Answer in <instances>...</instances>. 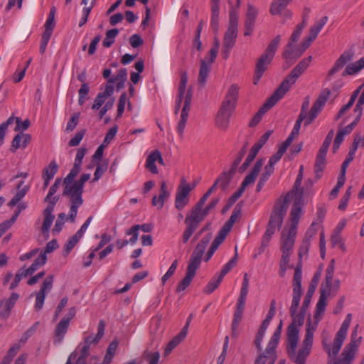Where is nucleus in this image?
<instances>
[{
    "label": "nucleus",
    "mask_w": 364,
    "mask_h": 364,
    "mask_svg": "<svg viewBox=\"0 0 364 364\" xmlns=\"http://www.w3.org/2000/svg\"><path fill=\"white\" fill-rule=\"evenodd\" d=\"M302 264L298 262L294 274L292 287V301L289 308V314L292 318L291 323L287 328V351L289 358L296 364V359L298 353H296L297 344L299 341V329L297 327L303 326L304 323L306 313L309 307L301 306L299 311L297 313L301 296L302 294L301 279H302Z\"/></svg>",
    "instance_id": "obj_1"
},
{
    "label": "nucleus",
    "mask_w": 364,
    "mask_h": 364,
    "mask_svg": "<svg viewBox=\"0 0 364 364\" xmlns=\"http://www.w3.org/2000/svg\"><path fill=\"white\" fill-rule=\"evenodd\" d=\"M331 289L324 287L321 285L320 289V296L316 304L314 319L309 316L306 323V333L304 339L302 341L301 346L298 351V356L296 357V364H306L307 358L311 353L314 334L316 331L319 321L321 320V315L324 313L326 306L327 296L330 294Z\"/></svg>",
    "instance_id": "obj_2"
},
{
    "label": "nucleus",
    "mask_w": 364,
    "mask_h": 364,
    "mask_svg": "<svg viewBox=\"0 0 364 364\" xmlns=\"http://www.w3.org/2000/svg\"><path fill=\"white\" fill-rule=\"evenodd\" d=\"M239 90L240 87L237 84H232L228 87L215 118V124L218 128L228 129L230 117L237 106Z\"/></svg>",
    "instance_id": "obj_3"
},
{
    "label": "nucleus",
    "mask_w": 364,
    "mask_h": 364,
    "mask_svg": "<svg viewBox=\"0 0 364 364\" xmlns=\"http://www.w3.org/2000/svg\"><path fill=\"white\" fill-rule=\"evenodd\" d=\"M287 211V207L285 203H278L274 205L267 225L266 231L262 237L261 245L257 250V253L255 254L254 258H256L257 255H261L264 252L276 230L281 228Z\"/></svg>",
    "instance_id": "obj_4"
},
{
    "label": "nucleus",
    "mask_w": 364,
    "mask_h": 364,
    "mask_svg": "<svg viewBox=\"0 0 364 364\" xmlns=\"http://www.w3.org/2000/svg\"><path fill=\"white\" fill-rule=\"evenodd\" d=\"M219 200L220 199L218 198H213L205 208H202L200 209V211L197 212V216L192 214V212L187 213L184 221L186 227L182 235V242L183 244L188 242L191 235L198 228L200 223L203 221L209 212L215 208Z\"/></svg>",
    "instance_id": "obj_5"
},
{
    "label": "nucleus",
    "mask_w": 364,
    "mask_h": 364,
    "mask_svg": "<svg viewBox=\"0 0 364 364\" xmlns=\"http://www.w3.org/2000/svg\"><path fill=\"white\" fill-rule=\"evenodd\" d=\"M281 36H277L268 45L264 53L258 59L253 77L254 85H257L264 73L267 70V66L272 62L274 54L280 43Z\"/></svg>",
    "instance_id": "obj_6"
},
{
    "label": "nucleus",
    "mask_w": 364,
    "mask_h": 364,
    "mask_svg": "<svg viewBox=\"0 0 364 364\" xmlns=\"http://www.w3.org/2000/svg\"><path fill=\"white\" fill-rule=\"evenodd\" d=\"M352 316L350 314H347L345 320L341 324L340 329L336 333L332 345L327 343L325 340L322 341V346L324 351L328 354V357H336L339 353L342 345L346 338L348 329L351 322Z\"/></svg>",
    "instance_id": "obj_7"
},
{
    "label": "nucleus",
    "mask_w": 364,
    "mask_h": 364,
    "mask_svg": "<svg viewBox=\"0 0 364 364\" xmlns=\"http://www.w3.org/2000/svg\"><path fill=\"white\" fill-rule=\"evenodd\" d=\"M312 60L310 55L302 59L284 78L281 85L275 90L282 97L289 90L291 87L296 82V80L305 72L309 66Z\"/></svg>",
    "instance_id": "obj_8"
},
{
    "label": "nucleus",
    "mask_w": 364,
    "mask_h": 364,
    "mask_svg": "<svg viewBox=\"0 0 364 364\" xmlns=\"http://www.w3.org/2000/svg\"><path fill=\"white\" fill-rule=\"evenodd\" d=\"M282 321H281L273 335L272 336L265 350L255 360L254 364H274L277 360L275 349L279 343L282 333Z\"/></svg>",
    "instance_id": "obj_9"
},
{
    "label": "nucleus",
    "mask_w": 364,
    "mask_h": 364,
    "mask_svg": "<svg viewBox=\"0 0 364 364\" xmlns=\"http://www.w3.org/2000/svg\"><path fill=\"white\" fill-rule=\"evenodd\" d=\"M77 174L73 175L68 178V174L63 181V191L62 195H71L77 198H82L85 183L90 178V173H82L80 178L74 181Z\"/></svg>",
    "instance_id": "obj_10"
},
{
    "label": "nucleus",
    "mask_w": 364,
    "mask_h": 364,
    "mask_svg": "<svg viewBox=\"0 0 364 364\" xmlns=\"http://www.w3.org/2000/svg\"><path fill=\"white\" fill-rule=\"evenodd\" d=\"M358 325H356L351 333L350 342L344 348L341 353V358L333 363L329 362L328 364H351L358 346L355 343L358 336Z\"/></svg>",
    "instance_id": "obj_11"
},
{
    "label": "nucleus",
    "mask_w": 364,
    "mask_h": 364,
    "mask_svg": "<svg viewBox=\"0 0 364 364\" xmlns=\"http://www.w3.org/2000/svg\"><path fill=\"white\" fill-rule=\"evenodd\" d=\"M97 337L90 335L84 338L83 342L80 343L75 351H77V357L75 364H86L87 357L90 355V348L92 344H97L100 341Z\"/></svg>",
    "instance_id": "obj_12"
},
{
    "label": "nucleus",
    "mask_w": 364,
    "mask_h": 364,
    "mask_svg": "<svg viewBox=\"0 0 364 364\" xmlns=\"http://www.w3.org/2000/svg\"><path fill=\"white\" fill-rule=\"evenodd\" d=\"M282 98L281 95L274 91L253 117L250 122L249 126L250 127L256 126L261 121L262 116Z\"/></svg>",
    "instance_id": "obj_13"
},
{
    "label": "nucleus",
    "mask_w": 364,
    "mask_h": 364,
    "mask_svg": "<svg viewBox=\"0 0 364 364\" xmlns=\"http://www.w3.org/2000/svg\"><path fill=\"white\" fill-rule=\"evenodd\" d=\"M59 200V196H54L50 200L48 206L43 211L44 220L41 227L43 234H48L50 228L53 222L55 216L53 215L54 207Z\"/></svg>",
    "instance_id": "obj_14"
},
{
    "label": "nucleus",
    "mask_w": 364,
    "mask_h": 364,
    "mask_svg": "<svg viewBox=\"0 0 364 364\" xmlns=\"http://www.w3.org/2000/svg\"><path fill=\"white\" fill-rule=\"evenodd\" d=\"M18 298L19 294L16 292H13L9 298L0 301L1 318L7 319L10 316L11 310L14 307Z\"/></svg>",
    "instance_id": "obj_15"
},
{
    "label": "nucleus",
    "mask_w": 364,
    "mask_h": 364,
    "mask_svg": "<svg viewBox=\"0 0 364 364\" xmlns=\"http://www.w3.org/2000/svg\"><path fill=\"white\" fill-rule=\"evenodd\" d=\"M258 14V10L256 7L252 4L247 5V10L246 12L245 21V36H250L254 30L256 18Z\"/></svg>",
    "instance_id": "obj_16"
},
{
    "label": "nucleus",
    "mask_w": 364,
    "mask_h": 364,
    "mask_svg": "<svg viewBox=\"0 0 364 364\" xmlns=\"http://www.w3.org/2000/svg\"><path fill=\"white\" fill-rule=\"evenodd\" d=\"M299 51H301L300 48L299 47H294L291 43L286 46L283 52V58L285 59L284 69L289 68L301 56L298 55Z\"/></svg>",
    "instance_id": "obj_17"
},
{
    "label": "nucleus",
    "mask_w": 364,
    "mask_h": 364,
    "mask_svg": "<svg viewBox=\"0 0 364 364\" xmlns=\"http://www.w3.org/2000/svg\"><path fill=\"white\" fill-rule=\"evenodd\" d=\"M301 202L302 200H294L290 213L291 225L289 228L291 230L292 234L297 232V225L301 215Z\"/></svg>",
    "instance_id": "obj_18"
},
{
    "label": "nucleus",
    "mask_w": 364,
    "mask_h": 364,
    "mask_svg": "<svg viewBox=\"0 0 364 364\" xmlns=\"http://www.w3.org/2000/svg\"><path fill=\"white\" fill-rule=\"evenodd\" d=\"M158 161L160 164H164V159L161 156V152L159 150L152 151L147 157L146 161L145 167L151 173L154 174L158 173L159 171L155 164Z\"/></svg>",
    "instance_id": "obj_19"
},
{
    "label": "nucleus",
    "mask_w": 364,
    "mask_h": 364,
    "mask_svg": "<svg viewBox=\"0 0 364 364\" xmlns=\"http://www.w3.org/2000/svg\"><path fill=\"white\" fill-rule=\"evenodd\" d=\"M297 232H294V234L291 233V230H288L287 233L286 234L284 231L282 233V246L281 250L282 252H292V249L295 242V237Z\"/></svg>",
    "instance_id": "obj_20"
},
{
    "label": "nucleus",
    "mask_w": 364,
    "mask_h": 364,
    "mask_svg": "<svg viewBox=\"0 0 364 364\" xmlns=\"http://www.w3.org/2000/svg\"><path fill=\"white\" fill-rule=\"evenodd\" d=\"M197 269L198 268L188 264L186 275L184 278L178 283L176 289V292L184 291L191 284L193 279L196 275Z\"/></svg>",
    "instance_id": "obj_21"
},
{
    "label": "nucleus",
    "mask_w": 364,
    "mask_h": 364,
    "mask_svg": "<svg viewBox=\"0 0 364 364\" xmlns=\"http://www.w3.org/2000/svg\"><path fill=\"white\" fill-rule=\"evenodd\" d=\"M31 136L28 134L23 132L18 133L12 140L11 147L10 149L11 152H15L18 149H25L31 141Z\"/></svg>",
    "instance_id": "obj_22"
},
{
    "label": "nucleus",
    "mask_w": 364,
    "mask_h": 364,
    "mask_svg": "<svg viewBox=\"0 0 364 364\" xmlns=\"http://www.w3.org/2000/svg\"><path fill=\"white\" fill-rule=\"evenodd\" d=\"M235 173L236 170L231 167L228 171H223L215 180L216 183L223 191H225L229 187Z\"/></svg>",
    "instance_id": "obj_23"
},
{
    "label": "nucleus",
    "mask_w": 364,
    "mask_h": 364,
    "mask_svg": "<svg viewBox=\"0 0 364 364\" xmlns=\"http://www.w3.org/2000/svg\"><path fill=\"white\" fill-rule=\"evenodd\" d=\"M63 196L69 198L70 206L68 218L70 219L71 222H74L77 214V210L83 203V198L71 195H63Z\"/></svg>",
    "instance_id": "obj_24"
},
{
    "label": "nucleus",
    "mask_w": 364,
    "mask_h": 364,
    "mask_svg": "<svg viewBox=\"0 0 364 364\" xmlns=\"http://www.w3.org/2000/svg\"><path fill=\"white\" fill-rule=\"evenodd\" d=\"M170 196L169 192L167 190L166 183L163 181L161 183L160 193L159 196H154L152 198V205L156 206L159 210L161 209L164 206V201Z\"/></svg>",
    "instance_id": "obj_25"
},
{
    "label": "nucleus",
    "mask_w": 364,
    "mask_h": 364,
    "mask_svg": "<svg viewBox=\"0 0 364 364\" xmlns=\"http://www.w3.org/2000/svg\"><path fill=\"white\" fill-rule=\"evenodd\" d=\"M206 247L198 243L196 248L194 249L190 259L188 261V264L198 268L200 265L203 255L205 252Z\"/></svg>",
    "instance_id": "obj_26"
},
{
    "label": "nucleus",
    "mask_w": 364,
    "mask_h": 364,
    "mask_svg": "<svg viewBox=\"0 0 364 364\" xmlns=\"http://www.w3.org/2000/svg\"><path fill=\"white\" fill-rule=\"evenodd\" d=\"M301 182L295 181L293 189L286 196L284 200L279 199L276 204L278 203H285V205L288 208L287 203L289 201V197L294 195V200H302L304 196V188L301 187Z\"/></svg>",
    "instance_id": "obj_27"
},
{
    "label": "nucleus",
    "mask_w": 364,
    "mask_h": 364,
    "mask_svg": "<svg viewBox=\"0 0 364 364\" xmlns=\"http://www.w3.org/2000/svg\"><path fill=\"white\" fill-rule=\"evenodd\" d=\"M212 64L209 63V59L206 57L205 59L200 60V70L198 75V83L200 86H205L206 80L208 76V73L210 70Z\"/></svg>",
    "instance_id": "obj_28"
},
{
    "label": "nucleus",
    "mask_w": 364,
    "mask_h": 364,
    "mask_svg": "<svg viewBox=\"0 0 364 364\" xmlns=\"http://www.w3.org/2000/svg\"><path fill=\"white\" fill-rule=\"evenodd\" d=\"M69 325L70 323L63 319H61V321L56 325L54 332L55 344H59L63 341L64 336L68 331Z\"/></svg>",
    "instance_id": "obj_29"
},
{
    "label": "nucleus",
    "mask_w": 364,
    "mask_h": 364,
    "mask_svg": "<svg viewBox=\"0 0 364 364\" xmlns=\"http://www.w3.org/2000/svg\"><path fill=\"white\" fill-rule=\"evenodd\" d=\"M87 152L86 148H80L77 150L75 162L73 168L68 173V178H71L73 175L78 174L81 170V165L82 159Z\"/></svg>",
    "instance_id": "obj_30"
},
{
    "label": "nucleus",
    "mask_w": 364,
    "mask_h": 364,
    "mask_svg": "<svg viewBox=\"0 0 364 364\" xmlns=\"http://www.w3.org/2000/svg\"><path fill=\"white\" fill-rule=\"evenodd\" d=\"M263 164V159H258L255 164L250 173L245 177L244 180L242 181V183H244L247 186L253 183L256 180L259 173L260 172Z\"/></svg>",
    "instance_id": "obj_31"
},
{
    "label": "nucleus",
    "mask_w": 364,
    "mask_h": 364,
    "mask_svg": "<svg viewBox=\"0 0 364 364\" xmlns=\"http://www.w3.org/2000/svg\"><path fill=\"white\" fill-rule=\"evenodd\" d=\"M319 277H320V273L319 272H316L314 274V276L312 278V280L311 282V284L309 286V288H308L307 292H306V294L305 295V297H304V299L303 301L302 305H304L305 306H307V307L309 306V304L311 303V300L312 299L313 294L315 292L317 284L318 282Z\"/></svg>",
    "instance_id": "obj_32"
},
{
    "label": "nucleus",
    "mask_w": 364,
    "mask_h": 364,
    "mask_svg": "<svg viewBox=\"0 0 364 364\" xmlns=\"http://www.w3.org/2000/svg\"><path fill=\"white\" fill-rule=\"evenodd\" d=\"M331 95V90L328 88L323 89L320 95H318L317 100L313 104L311 109L315 111V112H320L323 107H324L328 98Z\"/></svg>",
    "instance_id": "obj_33"
},
{
    "label": "nucleus",
    "mask_w": 364,
    "mask_h": 364,
    "mask_svg": "<svg viewBox=\"0 0 364 364\" xmlns=\"http://www.w3.org/2000/svg\"><path fill=\"white\" fill-rule=\"evenodd\" d=\"M46 260L47 257L45 253H41L28 268L26 269L23 268L24 277L33 274L40 267L46 264Z\"/></svg>",
    "instance_id": "obj_34"
},
{
    "label": "nucleus",
    "mask_w": 364,
    "mask_h": 364,
    "mask_svg": "<svg viewBox=\"0 0 364 364\" xmlns=\"http://www.w3.org/2000/svg\"><path fill=\"white\" fill-rule=\"evenodd\" d=\"M219 2L211 1L210 26L215 33L218 32L219 28Z\"/></svg>",
    "instance_id": "obj_35"
},
{
    "label": "nucleus",
    "mask_w": 364,
    "mask_h": 364,
    "mask_svg": "<svg viewBox=\"0 0 364 364\" xmlns=\"http://www.w3.org/2000/svg\"><path fill=\"white\" fill-rule=\"evenodd\" d=\"M335 269V259H332L326 269L325 282L321 284L324 287L331 289L333 282V274Z\"/></svg>",
    "instance_id": "obj_36"
},
{
    "label": "nucleus",
    "mask_w": 364,
    "mask_h": 364,
    "mask_svg": "<svg viewBox=\"0 0 364 364\" xmlns=\"http://www.w3.org/2000/svg\"><path fill=\"white\" fill-rule=\"evenodd\" d=\"M289 3L279 0H273L270 5L269 12L272 15H279L287 9Z\"/></svg>",
    "instance_id": "obj_37"
},
{
    "label": "nucleus",
    "mask_w": 364,
    "mask_h": 364,
    "mask_svg": "<svg viewBox=\"0 0 364 364\" xmlns=\"http://www.w3.org/2000/svg\"><path fill=\"white\" fill-rule=\"evenodd\" d=\"M326 166V156L316 155L315 164H314V171L316 176L319 178H321L323 170L325 169Z\"/></svg>",
    "instance_id": "obj_38"
},
{
    "label": "nucleus",
    "mask_w": 364,
    "mask_h": 364,
    "mask_svg": "<svg viewBox=\"0 0 364 364\" xmlns=\"http://www.w3.org/2000/svg\"><path fill=\"white\" fill-rule=\"evenodd\" d=\"M237 32V31L227 29L224 35L223 45L227 48H233L236 42Z\"/></svg>",
    "instance_id": "obj_39"
},
{
    "label": "nucleus",
    "mask_w": 364,
    "mask_h": 364,
    "mask_svg": "<svg viewBox=\"0 0 364 364\" xmlns=\"http://www.w3.org/2000/svg\"><path fill=\"white\" fill-rule=\"evenodd\" d=\"M223 279L218 274L214 275L205 287L203 292L210 294L213 292L220 285Z\"/></svg>",
    "instance_id": "obj_40"
},
{
    "label": "nucleus",
    "mask_w": 364,
    "mask_h": 364,
    "mask_svg": "<svg viewBox=\"0 0 364 364\" xmlns=\"http://www.w3.org/2000/svg\"><path fill=\"white\" fill-rule=\"evenodd\" d=\"M259 151V149H257L256 147L252 146L245 161L241 165V166L239 168L240 173H243L244 171H245L247 169V168L250 166V164L253 161V160L256 157Z\"/></svg>",
    "instance_id": "obj_41"
},
{
    "label": "nucleus",
    "mask_w": 364,
    "mask_h": 364,
    "mask_svg": "<svg viewBox=\"0 0 364 364\" xmlns=\"http://www.w3.org/2000/svg\"><path fill=\"white\" fill-rule=\"evenodd\" d=\"M29 190L28 186H25L22 188L17 189V192L13 198L9 202L8 205L9 207H14L21 200L26 196Z\"/></svg>",
    "instance_id": "obj_42"
},
{
    "label": "nucleus",
    "mask_w": 364,
    "mask_h": 364,
    "mask_svg": "<svg viewBox=\"0 0 364 364\" xmlns=\"http://www.w3.org/2000/svg\"><path fill=\"white\" fill-rule=\"evenodd\" d=\"M58 170V166L55 160L50 161L48 166L45 167L42 172V177L53 179Z\"/></svg>",
    "instance_id": "obj_43"
},
{
    "label": "nucleus",
    "mask_w": 364,
    "mask_h": 364,
    "mask_svg": "<svg viewBox=\"0 0 364 364\" xmlns=\"http://www.w3.org/2000/svg\"><path fill=\"white\" fill-rule=\"evenodd\" d=\"M119 33L117 28H112L106 32L105 38L102 41L105 48H109L114 43V39Z\"/></svg>",
    "instance_id": "obj_44"
},
{
    "label": "nucleus",
    "mask_w": 364,
    "mask_h": 364,
    "mask_svg": "<svg viewBox=\"0 0 364 364\" xmlns=\"http://www.w3.org/2000/svg\"><path fill=\"white\" fill-rule=\"evenodd\" d=\"M238 14L236 9L232 7L230 9L229 23L228 29L238 31Z\"/></svg>",
    "instance_id": "obj_45"
},
{
    "label": "nucleus",
    "mask_w": 364,
    "mask_h": 364,
    "mask_svg": "<svg viewBox=\"0 0 364 364\" xmlns=\"http://www.w3.org/2000/svg\"><path fill=\"white\" fill-rule=\"evenodd\" d=\"M237 246H235V256L228 263H226L223 266L221 272L218 274V275L220 277H221L223 279L237 264Z\"/></svg>",
    "instance_id": "obj_46"
},
{
    "label": "nucleus",
    "mask_w": 364,
    "mask_h": 364,
    "mask_svg": "<svg viewBox=\"0 0 364 364\" xmlns=\"http://www.w3.org/2000/svg\"><path fill=\"white\" fill-rule=\"evenodd\" d=\"M353 55L354 53L353 50L344 51L336 61L337 66H340L342 68L348 62L352 60Z\"/></svg>",
    "instance_id": "obj_47"
},
{
    "label": "nucleus",
    "mask_w": 364,
    "mask_h": 364,
    "mask_svg": "<svg viewBox=\"0 0 364 364\" xmlns=\"http://www.w3.org/2000/svg\"><path fill=\"white\" fill-rule=\"evenodd\" d=\"M328 16H325L322 17L318 21H316L314 24L310 28V33L317 37L318 34L322 29V28L326 25L328 21Z\"/></svg>",
    "instance_id": "obj_48"
},
{
    "label": "nucleus",
    "mask_w": 364,
    "mask_h": 364,
    "mask_svg": "<svg viewBox=\"0 0 364 364\" xmlns=\"http://www.w3.org/2000/svg\"><path fill=\"white\" fill-rule=\"evenodd\" d=\"M90 92V87L87 83H82L79 91V99H78V103L80 105H82L85 100L88 99V93Z\"/></svg>",
    "instance_id": "obj_49"
},
{
    "label": "nucleus",
    "mask_w": 364,
    "mask_h": 364,
    "mask_svg": "<svg viewBox=\"0 0 364 364\" xmlns=\"http://www.w3.org/2000/svg\"><path fill=\"white\" fill-rule=\"evenodd\" d=\"M80 238L77 237L75 234L71 237L66 244L64 246L63 255L64 256H67L70 254L71 250L74 248L76 244L79 242Z\"/></svg>",
    "instance_id": "obj_50"
},
{
    "label": "nucleus",
    "mask_w": 364,
    "mask_h": 364,
    "mask_svg": "<svg viewBox=\"0 0 364 364\" xmlns=\"http://www.w3.org/2000/svg\"><path fill=\"white\" fill-rule=\"evenodd\" d=\"M194 188V186H191L187 184L185 181L183 179L181 184L178 186L177 188L176 193H179L181 196H184L186 198H188L189 193Z\"/></svg>",
    "instance_id": "obj_51"
},
{
    "label": "nucleus",
    "mask_w": 364,
    "mask_h": 364,
    "mask_svg": "<svg viewBox=\"0 0 364 364\" xmlns=\"http://www.w3.org/2000/svg\"><path fill=\"white\" fill-rule=\"evenodd\" d=\"M331 242L333 247H335L336 245L339 246V248L343 250L346 251V247L344 243L343 242L341 235L339 232H334L331 238Z\"/></svg>",
    "instance_id": "obj_52"
},
{
    "label": "nucleus",
    "mask_w": 364,
    "mask_h": 364,
    "mask_svg": "<svg viewBox=\"0 0 364 364\" xmlns=\"http://www.w3.org/2000/svg\"><path fill=\"white\" fill-rule=\"evenodd\" d=\"M209 194L205 193L189 212H192V214L196 216V215H198L197 212L200 211V209H201L203 207L205 201L209 198Z\"/></svg>",
    "instance_id": "obj_53"
},
{
    "label": "nucleus",
    "mask_w": 364,
    "mask_h": 364,
    "mask_svg": "<svg viewBox=\"0 0 364 364\" xmlns=\"http://www.w3.org/2000/svg\"><path fill=\"white\" fill-rule=\"evenodd\" d=\"M188 198L176 193L175 199V207L181 210L188 203Z\"/></svg>",
    "instance_id": "obj_54"
},
{
    "label": "nucleus",
    "mask_w": 364,
    "mask_h": 364,
    "mask_svg": "<svg viewBox=\"0 0 364 364\" xmlns=\"http://www.w3.org/2000/svg\"><path fill=\"white\" fill-rule=\"evenodd\" d=\"M127 100V93L123 92L119 97V102L117 105V118H119L122 117V115L124 111V107H125Z\"/></svg>",
    "instance_id": "obj_55"
},
{
    "label": "nucleus",
    "mask_w": 364,
    "mask_h": 364,
    "mask_svg": "<svg viewBox=\"0 0 364 364\" xmlns=\"http://www.w3.org/2000/svg\"><path fill=\"white\" fill-rule=\"evenodd\" d=\"M30 126V120L28 119L22 121L21 118L16 117V127L14 130L16 132L20 131V132H23L26 130Z\"/></svg>",
    "instance_id": "obj_56"
},
{
    "label": "nucleus",
    "mask_w": 364,
    "mask_h": 364,
    "mask_svg": "<svg viewBox=\"0 0 364 364\" xmlns=\"http://www.w3.org/2000/svg\"><path fill=\"white\" fill-rule=\"evenodd\" d=\"M53 277L50 275L43 281L39 291L46 294L53 287Z\"/></svg>",
    "instance_id": "obj_57"
},
{
    "label": "nucleus",
    "mask_w": 364,
    "mask_h": 364,
    "mask_svg": "<svg viewBox=\"0 0 364 364\" xmlns=\"http://www.w3.org/2000/svg\"><path fill=\"white\" fill-rule=\"evenodd\" d=\"M351 195V187H349L345 192L344 195L341 198L340 200V204L338 205V209L340 210H345L347 205L348 200L350 199Z\"/></svg>",
    "instance_id": "obj_58"
},
{
    "label": "nucleus",
    "mask_w": 364,
    "mask_h": 364,
    "mask_svg": "<svg viewBox=\"0 0 364 364\" xmlns=\"http://www.w3.org/2000/svg\"><path fill=\"white\" fill-rule=\"evenodd\" d=\"M219 47H220V42L218 40L215 39L213 47L211 48V49L209 51V55H210L209 63L210 64H212L213 63L215 62L217 55H218V50H219Z\"/></svg>",
    "instance_id": "obj_59"
},
{
    "label": "nucleus",
    "mask_w": 364,
    "mask_h": 364,
    "mask_svg": "<svg viewBox=\"0 0 364 364\" xmlns=\"http://www.w3.org/2000/svg\"><path fill=\"white\" fill-rule=\"evenodd\" d=\"M107 98V97L102 94L101 92H99L94 100V104L92 106V109L94 110L99 109L105 103Z\"/></svg>",
    "instance_id": "obj_60"
},
{
    "label": "nucleus",
    "mask_w": 364,
    "mask_h": 364,
    "mask_svg": "<svg viewBox=\"0 0 364 364\" xmlns=\"http://www.w3.org/2000/svg\"><path fill=\"white\" fill-rule=\"evenodd\" d=\"M318 225L319 224H318V223L313 222L306 230L304 239H308L309 241H311V239L316 234Z\"/></svg>",
    "instance_id": "obj_61"
},
{
    "label": "nucleus",
    "mask_w": 364,
    "mask_h": 364,
    "mask_svg": "<svg viewBox=\"0 0 364 364\" xmlns=\"http://www.w3.org/2000/svg\"><path fill=\"white\" fill-rule=\"evenodd\" d=\"M178 266V260L175 259L171 265L170 266L168 271L166 272V274L162 277L161 282L163 284H164L166 281L174 274L176 268Z\"/></svg>",
    "instance_id": "obj_62"
},
{
    "label": "nucleus",
    "mask_w": 364,
    "mask_h": 364,
    "mask_svg": "<svg viewBox=\"0 0 364 364\" xmlns=\"http://www.w3.org/2000/svg\"><path fill=\"white\" fill-rule=\"evenodd\" d=\"M80 113H74L70 120L68 121L67 126H66V130L68 132L73 131L77 125L78 123V119H79Z\"/></svg>",
    "instance_id": "obj_63"
},
{
    "label": "nucleus",
    "mask_w": 364,
    "mask_h": 364,
    "mask_svg": "<svg viewBox=\"0 0 364 364\" xmlns=\"http://www.w3.org/2000/svg\"><path fill=\"white\" fill-rule=\"evenodd\" d=\"M145 358L148 360L149 364H158L160 358L159 352H154V353H145Z\"/></svg>",
    "instance_id": "obj_64"
}]
</instances>
